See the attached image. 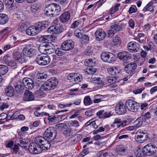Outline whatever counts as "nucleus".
I'll use <instances>...</instances> for the list:
<instances>
[{
    "mask_svg": "<svg viewBox=\"0 0 157 157\" xmlns=\"http://www.w3.org/2000/svg\"><path fill=\"white\" fill-rule=\"evenodd\" d=\"M58 83L57 79L55 77L52 78L44 82L40 86V89L45 91L53 90Z\"/></svg>",
    "mask_w": 157,
    "mask_h": 157,
    "instance_id": "nucleus-1",
    "label": "nucleus"
},
{
    "mask_svg": "<svg viewBox=\"0 0 157 157\" xmlns=\"http://www.w3.org/2000/svg\"><path fill=\"white\" fill-rule=\"evenodd\" d=\"M64 29L63 27L58 24V20L56 19L54 21L53 25L48 28L47 31L50 33L59 34L62 32Z\"/></svg>",
    "mask_w": 157,
    "mask_h": 157,
    "instance_id": "nucleus-2",
    "label": "nucleus"
},
{
    "mask_svg": "<svg viewBox=\"0 0 157 157\" xmlns=\"http://www.w3.org/2000/svg\"><path fill=\"white\" fill-rule=\"evenodd\" d=\"M36 142L39 144L40 147L42 151L43 150H46L49 149L51 144L50 141L45 139L42 136H38L36 137Z\"/></svg>",
    "mask_w": 157,
    "mask_h": 157,
    "instance_id": "nucleus-3",
    "label": "nucleus"
},
{
    "mask_svg": "<svg viewBox=\"0 0 157 157\" xmlns=\"http://www.w3.org/2000/svg\"><path fill=\"white\" fill-rule=\"evenodd\" d=\"M57 134V130L52 127L47 128L44 133V136L50 141L54 140L56 138Z\"/></svg>",
    "mask_w": 157,
    "mask_h": 157,
    "instance_id": "nucleus-4",
    "label": "nucleus"
},
{
    "mask_svg": "<svg viewBox=\"0 0 157 157\" xmlns=\"http://www.w3.org/2000/svg\"><path fill=\"white\" fill-rule=\"evenodd\" d=\"M35 62L39 65L45 66L50 63L51 59L48 55H44L41 54L37 56L36 58Z\"/></svg>",
    "mask_w": 157,
    "mask_h": 157,
    "instance_id": "nucleus-5",
    "label": "nucleus"
},
{
    "mask_svg": "<svg viewBox=\"0 0 157 157\" xmlns=\"http://www.w3.org/2000/svg\"><path fill=\"white\" fill-rule=\"evenodd\" d=\"M125 105L128 109L132 112L137 111L140 108L139 103L131 99L128 100L125 102Z\"/></svg>",
    "mask_w": 157,
    "mask_h": 157,
    "instance_id": "nucleus-6",
    "label": "nucleus"
},
{
    "mask_svg": "<svg viewBox=\"0 0 157 157\" xmlns=\"http://www.w3.org/2000/svg\"><path fill=\"white\" fill-rule=\"evenodd\" d=\"M36 137L35 139V143L30 144L28 149L29 152L32 154H38L41 153L42 150L40 147L39 144L36 142Z\"/></svg>",
    "mask_w": 157,
    "mask_h": 157,
    "instance_id": "nucleus-7",
    "label": "nucleus"
},
{
    "mask_svg": "<svg viewBox=\"0 0 157 157\" xmlns=\"http://www.w3.org/2000/svg\"><path fill=\"white\" fill-rule=\"evenodd\" d=\"M143 151L145 155L151 156L156 152V147L151 144H147L143 147Z\"/></svg>",
    "mask_w": 157,
    "mask_h": 157,
    "instance_id": "nucleus-8",
    "label": "nucleus"
},
{
    "mask_svg": "<svg viewBox=\"0 0 157 157\" xmlns=\"http://www.w3.org/2000/svg\"><path fill=\"white\" fill-rule=\"evenodd\" d=\"M148 136L147 134L143 131L139 130L137 131L136 135L135 136L136 141L140 143H142L145 142L147 139Z\"/></svg>",
    "mask_w": 157,
    "mask_h": 157,
    "instance_id": "nucleus-9",
    "label": "nucleus"
},
{
    "mask_svg": "<svg viewBox=\"0 0 157 157\" xmlns=\"http://www.w3.org/2000/svg\"><path fill=\"white\" fill-rule=\"evenodd\" d=\"M67 78L71 82L75 83H78L81 81L82 79V76L79 74L73 73L69 74L67 75Z\"/></svg>",
    "mask_w": 157,
    "mask_h": 157,
    "instance_id": "nucleus-10",
    "label": "nucleus"
},
{
    "mask_svg": "<svg viewBox=\"0 0 157 157\" xmlns=\"http://www.w3.org/2000/svg\"><path fill=\"white\" fill-rule=\"evenodd\" d=\"M22 52L24 55L29 57H32L36 55V51L35 49L30 48L29 46H26L23 49Z\"/></svg>",
    "mask_w": 157,
    "mask_h": 157,
    "instance_id": "nucleus-11",
    "label": "nucleus"
},
{
    "mask_svg": "<svg viewBox=\"0 0 157 157\" xmlns=\"http://www.w3.org/2000/svg\"><path fill=\"white\" fill-rule=\"evenodd\" d=\"M74 44L73 42L68 40L65 41L62 44L61 47L65 51L71 50L74 48Z\"/></svg>",
    "mask_w": 157,
    "mask_h": 157,
    "instance_id": "nucleus-12",
    "label": "nucleus"
},
{
    "mask_svg": "<svg viewBox=\"0 0 157 157\" xmlns=\"http://www.w3.org/2000/svg\"><path fill=\"white\" fill-rule=\"evenodd\" d=\"M22 84L28 89H32L34 86L33 81L29 78H24L22 80Z\"/></svg>",
    "mask_w": 157,
    "mask_h": 157,
    "instance_id": "nucleus-13",
    "label": "nucleus"
},
{
    "mask_svg": "<svg viewBox=\"0 0 157 157\" xmlns=\"http://www.w3.org/2000/svg\"><path fill=\"white\" fill-rule=\"evenodd\" d=\"M115 110L116 113L119 115L124 114L127 111L125 106L121 103L116 105Z\"/></svg>",
    "mask_w": 157,
    "mask_h": 157,
    "instance_id": "nucleus-14",
    "label": "nucleus"
},
{
    "mask_svg": "<svg viewBox=\"0 0 157 157\" xmlns=\"http://www.w3.org/2000/svg\"><path fill=\"white\" fill-rule=\"evenodd\" d=\"M139 44L134 41L129 42L127 45L128 50L131 52H136L138 51Z\"/></svg>",
    "mask_w": 157,
    "mask_h": 157,
    "instance_id": "nucleus-15",
    "label": "nucleus"
},
{
    "mask_svg": "<svg viewBox=\"0 0 157 157\" xmlns=\"http://www.w3.org/2000/svg\"><path fill=\"white\" fill-rule=\"evenodd\" d=\"M117 56L118 59L122 61H126L130 59L131 56L128 52L123 51L118 53Z\"/></svg>",
    "mask_w": 157,
    "mask_h": 157,
    "instance_id": "nucleus-16",
    "label": "nucleus"
},
{
    "mask_svg": "<svg viewBox=\"0 0 157 157\" xmlns=\"http://www.w3.org/2000/svg\"><path fill=\"white\" fill-rule=\"evenodd\" d=\"M137 67L135 63H131L127 65L124 68L125 71L128 74H130L135 71Z\"/></svg>",
    "mask_w": 157,
    "mask_h": 157,
    "instance_id": "nucleus-17",
    "label": "nucleus"
},
{
    "mask_svg": "<svg viewBox=\"0 0 157 157\" xmlns=\"http://www.w3.org/2000/svg\"><path fill=\"white\" fill-rule=\"evenodd\" d=\"M95 36L96 39L98 41H100L102 40L105 38L106 34L102 29H98L96 31Z\"/></svg>",
    "mask_w": 157,
    "mask_h": 157,
    "instance_id": "nucleus-18",
    "label": "nucleus"
},
{
    "mask_svg": "<svg viewBox=\"0 0 157 157\" xmlns=\"http://www.w3.org/2000/svg\"><path fill=\"white\" fill-rule=\"evenodd\" d=\"M13 59L17 62L19 63H22L25 62L26 59L22 58V54L20 52H16L13 54Z\"/></svg>",
    "mask_w": 157,
    "mask_h": 157,
    "instance_id": "nucleus-19",
    "label": "nucleus"
},
{
    "mask_svg": "<svg viewBox=\"0 0 157 157\" xmlns=\"http://www.w3.org/2000/svg\"><path fill=\"white\" fill-rule=\"evenodd\" d=\"M34 99V96L32 92L28 90H26L24 93L23 99L25 101H33Z\"/></svg>",
    "mask_w": 157,
    "mask_h": 157,
    "instance_id": "nucleus-20",
    "label": "nucleus"
},
{
    "mask_svg": "<svg viewBox=\"0 0 157 157\" xmlns=\"http://www.w3.org/2000/svg\"><path fill=\"white\" fill-rule=\"evenodd\" d=\"M71 17L70 13L67 11L64 12L59 17V19L63 23H66L70 20Z\"/></svg>",
    "mask_w": 157,
    "mask_h": 157,
    "instance_id": "nucleus-21",
    "label": "nucleus"
},
{
    "mask_svg": "<svg viewBox=\"0 0 157 157\" xmlns=\"http://www.w3.org/2000/svg\"><path fill=\"white\" fill-rule=\"evenodd\" d=\"M34 25L39 33L40 31L46 29L48 26L47 24L43 21L39 22Z\"/></svg>",
    "mask_w": 157,
    "mask_h": 157,
    "instance_id": "nucleus-22",
    "label": "nucleus"
},
{
    "mask_svg": "<svg viewBox=\"0 0 157 157\" xmlns=\"http://www.w3.org/2000/svg\"><path fill=\"white\" fill-rule=\"evenodd\" d=\"M39 32L33 25L29 26L26 30L27 34L30 36H33L37 34Z\"/></svg>",
    "mask_w": 157,
    "mask_h": 157,
    "instance_id": "nucleus-23",
    "label": "nucleus"
},
{
    "mask_svg": "<svg viewBox=\"0 0 157 157\" xmlns=\"http://www.w3.org/2000/svg\"><path fill=\"white\" fill-rule=\"evenodd\" d=\"M3 60L7 65L11 67H14L16 66V63L13 60H11L10 57L6 55L3 58Z\"/></svg>",
    "mask_w": 157,
    "mask_h": 157,
    "instance_id": "nucleus-24",
    "label": "nucleus"
},
{
    "mask_svg": "<svg viewBox=\"0 0 157 157\" xmlns=\"http://www.w3.org/2000/svg\"><path fill=\"white\" fill-rule=\"evenodd\" d=\"M50 5L52 11L53 15L54 16L57 15L58 13L60 11V7L58 4L56 3H53Z\"/></svg>",
    "mask_w": 157,
    "mask_h": 157,
    "instance_id": "nucleus-25",
    "label": "nucleus"
},
{
    "mask_svg": "<svg viewBox=\"0 0 157 157\" xmlns=\"http://www.w3.org/2000/svg\"><path fill=\"white\" fill-rule=\"evenodd\" d=\"M127 122L126 121H121L120 119L117 118L115 119L113 124H117L118 128L124 127L126 125V123Z\"/></svg>",
    "mask_w": 157,
    "mask_h": 157,
    "instance_id": "nucleus-26",
    "label": "nucleus"
},
{
    "mask_svg": "<svg viewBox=\"0 0 157 157\" xmlns=\"http://www.w3.org/2000/svg\"><path fill=\"white\" fill-rule=\"evenodd\" d=\"M126 148L123 146H118L116 148V151L118 154L121 155H124L125 154V151Z\"/></svg>",
    "mask_w": 157,
    "mask_h": 157,
    "instance_id": "nucleus-27",
    "label": "nucleus"
},
{
    "mask_svg": "<svg viewBox=\"0 0 157 157\" xmlns=\"http://www.w3.org/2000/svg\"><path fill=\"white\" fill-rule=\"evenodd\" d=\"M94 81V83L100 86H102L106 84V82H105L103 78L99 77L97 78H95Z\"/></svg>",
    "mask_w": 157,
    "mask_h": 157,
    "instance_id": "nucleus-28",
    "label": "nucleus"
},
{
    "mask_svg": "<svg viewBox=\"0 0 157 157\" xmlns=\"http://www.w3.org/2000/svg\"><path fill=\"white\" fill-rule=\"evenodd\" d=\"M6 95L9 97L12 96L14 94L13 88L11 86H8L6 89Z\"/></svg>",
    "mask_w": 157,
    "mask_h": 157,
    "instance_id": "nucleus-29",
    "label": "nucleus"
},
{
    "mask_svg": "<svg viewBox=\"0 0 157 157\" xmlns=\"http://www.w3.org/2000/svg\"><path fill=\"white\" fill-rule=\"evenodd\" d=\"M8 16L5 14H0V24H6L8 21Z\"/></svg>",
    "mask_w": 157,
    "mask_h": 157,
    "instance_id": "nucleus-30",
    "label": "nucleus"
},
{
    "mask_svg": "<svg viewBox=\"0 0 157 157\" xmlns=\"http://www.w3.org/2000/svg\"><path fill=\"white\" fill-rule=\"evenodd\" d=\"M15 90L17 92H20L23 89L24 87L22 83L20 82L16 83L14 85Z\"/></svg>",
    "mask_w": 157,
    "mask_h": 157,
    "instance_id": "nucleus-31",
    "label": "nucleus"
},
{
    "mask_svg": "<svg viewBox=\"0 0 157 157\" xmlns=\"http://www.w3.org/2000/svg\"><path fill=\"white\" fill-rule=\"evenodd\" d=\"M8 71V68L6 66L0 65V73L2 75L6 74Z\"/></svg>",
    "mask_w": 157,
    "mask_h": 157,
    "instance_id": "nucleus-32",
    "label": "nucleus"
},
{
    "mask_svg": "<svg viewBox=\"0 0 157 157\" xmlns=\"http://www.w3.org/2000/svg\"><path fill=\"white\" fill-rule=\"evenodd\" d=\"M143 120V117H140L138 118L134 122L135 124V127L136 128L140 127L142 124Z\"/></svg>",
    "mask_w": 157,
    "mask_h": 157,
    "instance_id": "nucleus-33",
    "label": "nucleus"
},
{
    "mask_svg": "<svg viewBox=\"0 0 157 157\" xmlns=\"http://www.w3.org/2000/svg\"><path fill=\"white\" fill-rule=\"evenodd\" d=\"M152 3L149 2L143 9V10L144 12L147 11H152V12L154 11L153 6H152Z\"/></svg>",
    "mask_w": 157,
    "mask_h": 157,
    "instance_id": "nucleus-34",
    "label": "nucleus"
},
{
    "mask_svg": "<svg viewBox=\"0 0 157 157\" xmlns=\"http://www.w3.org/2000/svg\"><path fill=\"white\" fill-rule=\"evenodd\" d=\"M44 11L45 14L48 16L53 17L54 16L53 15L52 11L50 5L45 9Z\"/></svg>",
    "mask_w": 157,
    "mask_h": 157,
    "instance_id": "nucleus-35",
    "label": "nucleus"
},
{
    "mask_svg": "<svg viewBox=\"0 0 157 157\" xmlns=\"http://www.w3.org/2000/svg\"><path fill=\"white\" fill-rule=\"evenodd\" d=\"M110 53V52H102L101 56V59L104 62H106Z\"/></svg>",
    "mask_w": 157,
    "mask_h": 157,
    "instance_id": "nucleus-36",
    "label": "nucleus"
},
{
    "mask_svg": "<svg viewBox=\"0 0 157 157\" xmlns=\"http://www.w3.org/2000/svg\"><path fill=\"white\" fill-rule=\"evenodd\" d=\"M115 56L113 53H110L106 62L110 63H113L115 61Z\"/></svg>",
    "mask_w": 157,
    "mask_h": 157,
    "instance_id": "nucleus-37",
    "label": "nucleus"
},
{
    "mask_svg": "<svg viewBox=\"0 0 157 157\" xmlns=\"http://www.w3.org/2000/svg\"><path fill=\"white\" fill-rule=\"evenodd\" d=\"M117 80V78L116 77H108L106 78V81L109 83L114 84L115 83Z\"/></svg>",
    "mask_w": 157,
    "mask_h": 157,
    "instance_id": "nucleus-38",
    "label": "nucleus"
},
{
    "mask_svg": "<svg viewBox=\"0 0 157 157\" xmlns=\"http://www.w3.org/2000/svg\"><path fill=\"white\" fill-rule=\"evenodd\" d=\"M113 42L114 45H120L121 43L120 38L117 36H114L113 40Z\"/></svg>",
    "mask_w": 157,
    "mask_h": 157,
    "instance_id": "nucleus-39",
    "label": "nucleus"
},
{
    "mask_svg": "<svg viewBox=\"0 0 157 157\" xmlns=\"http://www.w3.org/2000/svg\"><path fill=\"white\" fill-rule=\"evenodd\" d=\"M96 69L92 67H90L88 69L84 70V71L85 73L88 75H92L96 72Z\"/></svg>",
    "mask_w": 157,
    "mask_h": 157,
    "instance_id": "nucleus-40",
    "label": "nucleus"
},
{
    "mask_svg": "<svg viewBox=\"0 0 157 157\" xmlns=\"http://www.w3.org/2000/svg\"><path fill=\"white\" fill-rule=\"evenodd\" d=\"M141 117H143V119H144V120H146L150 119L151 118V116L150 113L147 112L146 113H142Z\"/></svg>",
    "mask_w": 157,
    "mask_h": 157,
    "instance_id": "nucleus-41",
    "label": "nucleus"
},
{
    "mask_svg": "<svg viewBox=\"0 0 157 157\" xmlns=\"http://www.w3.org/2000/svg\"><path fill=\"white\" fill-rule=\"evenodd\" d=\"M135 154L136 157H144V155H145L141 149H139L135 152Z\"/></svg>",
    "mask_w": 157,
    "mask_h": 157,
    "instance_id": "nucleus-42",
    "label": "nucleus"
},
{
    "mask_svg": "<svg viewBox=\"0 0 157 157\" xmlns=\"http://www.w3.org/2000/svg\"><path fill=\"white\" fill-rule=\"evenodd\" d=\"M27 28V25L24 23H23L19 25L17 30L19 31L22 32L25 31L26 29Z\"/></svg>",
    "mask_w": 157,
    "mask_h": 157,
    "instance_id": "nucleus-43",
    "label": "nucleus"
},
{
    "mask_svg": "<svg viewBox=\"0 0 157 157\" xmlns=\"http://www.w3.org/2000/svg\"><path fill=\"white\" fill-rule=\"evenodd\" d=\"M84 63L86 66L90 67H93V65L94 64V63L91 59L85 60Z\"/></svg>",
    "mask_w": 157,
    "mask_h": 157,
    "instance_id": "nucleus-44",
    "label": "nucleus"
},
{
    "mask_svg": "<svg viewBox=\"0 0 157 157\" xmlns=\"http://www.w3.org/2000/svg\"><path fill=\"white\" fill-rule=\"evenodd\" d=\"M63 48H57L55 51L56 54L58 56H62L64 55L65 54Z\"/></svg>",
    "mask_w": 157,
    "mask_h": 157,
    "instance_id": "nucleus-45",
    "label": "nucleus"
},
{
    "mask_svg": "<svg viewBox=\"0 0 157 157\" xmlns=\"http://www.w3.org/2000/svg\"><path fill=\"white\" fill-rule=\"evenodd\" d=\"M19 142L20 144L18 143V144L19 146H21L23 148L26 149L27 147L26 145L27 144V143L25 142V140H23L21 138L19 140Z\"/></svg>",
    "mask_w": 157,
    "mask_h": 157,
    "instance_id": "nucleus-46",
    "label": "nucleus"
},
{
    "mask_svg": "<svg viewBox=\"0 0 157 157\" xmlns=\"http://www.w3.org/2000/svg\"><path fill=\"white\" fill-rule=\"evenodd\" d=\"M50 44L51 46L49 48H48L46 52V54H49L53 53L55 51V47L53 44Z\"/></svg>",
    "mask_w": 157,
    "mask_h": 157,
    "instance_id": "nucleus-47",
    "label": "nucleus"
},
{
    "mask_svg": "<svg viewBox=\"0 0 157 157\" xmlns=\"http://www.w3.org/2000/svg\"><path fill=\"white\" fill-rule=\"evenodd\" d=\"M50 38L49 36L45 35L42 36L40 38V40L43 43H45V44H48L49 42L48 39Z\"/></svg>",
    "mask_w": 157,
    "mask_h": 157,
    "instance_id": "nucleus-48",
    "label": "nucleus"
},
{
    "mask_svg": "<svg viewBox=\"0 0 157 157\" xmlns=\"http://www.w3.org/2000/svg\"><path fill=\"white\" fill-rule=\"evenodd\" d=\"M45 43H42L38 47V50L42 53L45 54L46 52L45 51Z\"/></svg>",
    "mask_w": 157,
    "mask_h": 157,
    "instance_id": "nucleus-49",
    "label": "nucleus"
},
{
    "mask_svg": "<svg viewBox=\"0 0 157 157\" xmlns=\"http://www.w3.org/2000/svg\"><path fill=\"white\" fill-rule=\"evenodd\" d=\"M84 103L86 105H89L92 103V101L89 96H87L85 98Z\"/></svg>",
    "mask_w": 157,
    "mask_h": 157,
    "instance_id": "nucleus-50",
    "label": "nucleus"
},
{
    "mask_svg": "<svg viewBox=\"0 0 157 157\" xmlns=\"http://www.w3.org/2000/svg\"><path fill=\"white\" fill-rule=\"evenodd\" d=\"M111 29H113L116 31L120 30L121 29V25L117 24H115L111 26Z\"/></svg>",
    "mask_w": 157,
    "mask_h": 157,
    "instance_id": "nucleus-51",
    "label": "nucleus"
},
{
    "mask_svg": "<svg viewBox=\"0 0 157 157\" xmlns=\"http://www.w3.org/2000/svg\"><path fill=\"white\" fill-rule=\"evenodd\" d=\"M37 76L38 78L41 80L43 81H44L47 78V75L45 74H39L37 75Z\"/></svg>",
    "mask_w": 157,
    "mask_h": 157,
    "instance_id": "nucleus-52",
    "label": "nucleus"
},
{
    "mask_svg": "<svg viewBox=\"0 0 157 157\" xmlns=\"http://www.w3.org/2000/svg\"><path fill=\"white\" fill-rule=\"evenodd\" d=\"M69 125L70 126L75 127H78L79 126V123L76 120L71 121L69 123Z\"/></svg>",
    "mask_w": 157,
    "mask_h": 157,
    "instance_id": "nucleus-53",
    "label": "nucleus"
},
{
    "mask_svg": "<svg viewBox=\"0 0 157 157\" xmlns=\"http://www.w3.org/2000/svg\"><path fill=\"white\" fill-rule=\"evenodd\" d=\"M74 34L75 36L78 38H81L82 36L83 35L80 32V31L79 30H75Z\"/></svg>",
    "mask_w": 157,
    "mask_h": 157,
    "instance_id": "nucleus-54",
    "label": "nucleus"
},
{
    "mask_svg": "<svg viewBox=\"0 0 157 157\" xmlns=\"http://www.w3.org/2000/svg\"><path fill=\"white\" fill-rule=\"evenodd\" d=\"M137 10V8L136 6H132L130 8L128 12L130 14L135 13Z\"/></svg>",
    "mask_w": 157,
    "mask_h": 157,
    "instance_id": "nucleus-55",
    "label": "nucleus"
},
{
    "mask_svg": "<svg viewBox=\"0 0 157 157\" xmlns=\"http://www.w3.org/2000/svg\"><path fill=\"white\" fill-rule=\"evenodd\" d=\"M128 136L127 135H121V134H118L116 138V140L118 138L119 140L123 139L125 138H127L128 137Z\"/></svg>",
    "mask_w": 157,
    "mask_h": 157,
    "instance_id": "nucleus-56",
    "label": "nucleus"
},
{
    "mask_svg": "<svg viewBox=\"0 0 157 157\" xmlns=\"http://www.w3.org/2000/svg\"><path fill=\"white\" fill-rule=\"evenodd\" d=\"M73 105V103H70L68 104H66L65 105L60 104L58 105L59 108L61 109H63L67 107H68L71 106Z\"/></svg>",
    "mask_w": 157,
    "mask_h": 157,
    "instance_id": "nucleus-57",
    "label": "nucleus"
},
{
    "mask_svg": "<svg viewBox=\"0 0 157 157\" xmlns=\"http://www.w3.org/2000/svg\"><path fill=\"white\" fill-rule=\"evenodd\" d=\"M128 24L129 26L131 28H133L135 26V22L134 20L131 19L129 21Z\"/></svg>",
    "mask_w": 157,
    "mask_h": 157,
    "instance_id": "nucleus-58",
    "label": "nucleus"
},
{
    "mask_svg": "<svg viewBox=\"0 0 157 157\" xmlns=\"http://www.w3.org/2000/svg\"><path fill=\"white\" fill-rule=\"evenodd\" d=\"M116 67H112L109 68L108 71L109 73L113 75H115V69Z\"/></svg>",
    "mask_w": 157,
    "mask_h": 157,
    "instance_id": "nucleus-59",
    "label": "nucleus"
},
{
    "mask_svg": "<svg viewBox=\"0 0 157 157\" xmlns=\"http://www.w3.org/2000/svg\"><path fill=\"white\" fill-rule=\"evenodd\" d=\"M111 115V114L110 113L106 112L104 113L103 115H102V116L100 117L101 118H105L109 117Z\"/></svg>",
    "mask_w": 157,
    "mask_h": 157,
    "instance_id": "nucleus-60",
    "label": "nucleus"
},
{
    "mask_svg": "<svg viewBox=\"0 0 157 157\" xmlns=\"http://www.w3.org/2000/svg\"><path fill=\"white\" fill-rule=\"evenodd\" d=\"M79 25V22L77 21H75L73 23L71 24V28L74 29L77 27Z\"/></svg>",
    "mask_w": 157,
    "mask_h": 157,
    "instance_id": "nucleus-61",
    "label": "nucleus"
},
{
    "mask_svg": "<svg viewBox=\"0 0 157 157\" xmlns=\"http://www.w3.org/2000/svg\"><path fill=\"white\" fill-rule=\"evenodd\" d=\"M94 144L100 146L101 147H102L105 145V142H101V140H100L99 141L95 142Z\"/></svg>",
    "mask_w": 157,
    "mask_h": 157,
    "instance_id": "nucleus-62",
    "label": "nucleus"
},
{
    "mask_svg": "<svg viewBox=\"0 0 157 157\" xmlns=\"http://www.w3.org/2000/svg\"><path fill=\"white\" fill-rule=\"evenodd\" d=\"M106 137L105 136L101 137V136L99 135H97L95 136L94 137V139L96 140H98L100 139H105Z\"/></svg>",
    "mask_w": 157,
    "mask_h": 157,
    "instance_id": "nucleus-63",
    "label": "nucleus"
},
{
    "mask_svg": "<svg viewBox=\"0 0 157 157\" xmlns=\"http://www.w3.org/2000/svg\"><path fill=\"white\" fill-rule=\"evenodd\" d=\"M11 31V28L9 27H7L5 29H4L2 31V33L4 34H5L7 33H9Z\"/></svg>",
    "mask_w": 157,
    "mask_h": 157,
    "instance_id": "nucleus-64",
    "label": "nucleus"
}]
</instances>
